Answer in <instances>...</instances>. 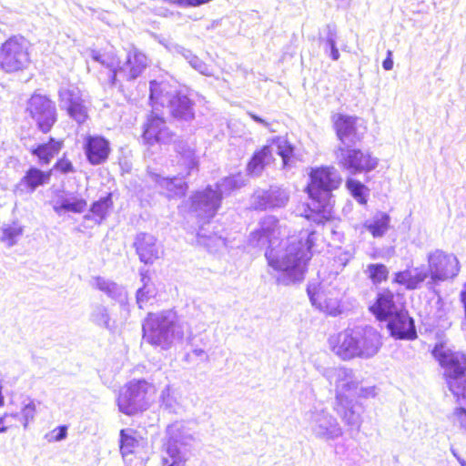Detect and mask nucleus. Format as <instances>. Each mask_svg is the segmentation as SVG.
<instances>
[{
  "instance_id": "f257e3e1",
  "label": "nucleus",
  "mask_w": 466,
  "mask_h": 466,
  "mask_svg": "<svg viewBox=\"0 0 466 466\" xmlns=\"http://www.w3.org/2000/svg\"><path fill=\"white\" fill-rule=\"evenodd\" d=\"M280 226L274 216H266L258 228L250 233L248 242L253 247L266 248L268 265L281 272L278 281L284 285L299 282L304 279L307 262L311 258V248L316 239L314 231L300 232L283 243Z\"/></svg>"
},
{
  "instance_id": "f03ea898",
  "label": "nucleus",
  "mask_w": 466,
  "mask_h": 466,
  "mask_svg": "<svg viewBox=\"0 0 466 466\" xmlns=\"http://www.w3.org/2000/svg\"><path fill=\"white\" fill-rule=\"evenodd\" d=\"M428 268L423 266L394 273L393 283L404 286L408 290L418 289L429 278L428 288L441 282L453 280L461 270L458 258L441 249L428 254Z\"/></svg>"
},
{
  "instance_id": "7ed1b4c3",
  "label": "nucleus",
  "mask_w": 466,
  "mask_h": 466,
  "mask_svg": "<svg viewBox=\"0 0 466 466\" xmlns=\"http://www.w3.org/2000/svg\"><path fill=\"white\" fill-rule=\"evenodd\" d=\"M341 184V177L333 167H319L310 172L308 192L310 202L306 218L317 224H324L333 215L332 191Z\"/></svg>"
},
{
  "instance_id": "20e7f679",
  "label": "nucleus",
  "mask_w": 466,
  "mask_h": 466,
  "mask_svg": "<svg viewBox=\"0 0 466 466\" xmlns=\"http://www.w3.org/2000/svg\"><path fill=\"white\" fill-rule=\"evenodd\" d=\"M330 342L333 352L343 360L372 358L382 345L380 334L371 326L347 329L339 332Z\"/></svg>"
},
{
  "instance_id": "39448f33",
  "label": "nucleus",
  "mask_w": 466,
  "mask_h": 466,
  "mask_svg": "<svg viewBox=\"0 0 466 466\" xmlns=\"http://www.w3.org/2000/svg\"><path fill=\"white\" fill-rule=\"evenodd\" d=\"M143 339L149 344L168 350L182 340L188 329L187 323L171 309L149 313L143 323Z\"/></svg>"
},
{
  "instance_id": "423d86ee",
  "label": "nucleus",
  "mask_w": 466,
  "mask_h": 466,
  "mask_svg": "<svg viewBox=\"0 0 466 466\" xmlns=\"http://www.w3.org/2000/svg\"><path fill=\"white\" fill-rule=\"evenodd\" d=\"M168 85L150 82V100L153 106L160 105L166 106L171 116L177 120L189 122L195 117L194 103L188 96L181 91L171 94L167 90Z\"/></svg>"
},
{
  "instance_id": "0eeeda50",
  "label": "nucleus",
  "mask_w": 466,
  "mask_h": 466,
  "mask_svg": "<svg viewBox=\"0 0 466 466\" xmlns=\"http://www.w3.org/2000/svg\"><path fill=\"white\" fill-rule=\"evenodd\" d=\"M154 386L145 380H133L127 383L117 397V406L121 412L134 415L148 408Z\"/></svg>"
},
{
  "instance_id": "6e6552de",
  "label": "nucleus",
  "mask_w": 466,
  "mask_h": 466,
  "mask_svg": "<svg viewBox=\"0 0 466 466\" xmlns=\"http://www.w3.org/2000/svg\"><path fill=\"white\" fill-rule=\"evenodd\" d=\"M432 355L444 369V375L448 380L450 390L456 395L461 393L460 387L453 389V382L461 380L466 371V356L461 352L453 351L443 343L436 344Z\"/></svg>"
},
{
  "instance_id": "1a4fd4ad",
  "label": "nucleus",
  "mask_w": 466,
  "mask_h": 466,
  "mask_svg": "<svg viewBox=\"0 0 466 466\" xmlns=\"http://www.w3.org/2000/svg\"><path fill=\"white\" fill-rule=\"evenodd\" d=\"M305 417L311 434L317 440L329 442L343 435V429L337 418L326 409L314 407L305 414Z\"/></svg>"
},
{
  "instance_id": "9d476101",
  "label": "nucleus",
  "mask_w": 466,
  "mask_h": 466,
  "mask_svg": "<svg viewBox=\"0 0 466 466\" xmlns=\"http://www.w3.org/2000/svg\"><path fill=\"white\" fill-rule=\"evenodd\" d=\"M28 49L29 43L25 37L8 38L0 47V67L7 73L26 68L30 63Z\"/></svg>"
},
{
  "instance_id": "9b49d317",
  "label": "nucleus",
  "mask_w": 466,
  "mask_h": 466,
  "mask_svg": "<svg viewBox=\"0 0 466 466\" xmlns=\"http://www.w3.org/2000/svg\"><path fill=\"white\" fill-rule=\"evenodd\" d=\"M292 152L293 147L287 139L277 137L272 140L270 145L264 146L261 150L254 154L248 165V171L252 176H259L265 166L268 165L273 159V154L280 156L283 165L286 166Z\"/></svg>"
},
{
  "instance_id": "f8f14e48",
  "label": "nucleus",
  "mask_w": 466,
  "mask_h": 466,
  "mask_svg": "<svg viewBox=\"0 0 466 466\" xmlns=\"http://www.w3.org/2000/svg\"><path fill=\"white\" fill-rule=\"evenodd\" d=\"M338 164L350 175L367 173L376 168L378 160L369 152L351 147H339L336 150Z\"/></svg>"
},
{
  "instance_id": "ddd939ff",
  "label": "nucleus",
  "mask_w": 466,
  "mask_h": 466,
  "mask_svg": "<svg viewBox=\"0 0 466 466\" xmlns=\"http://www.w3.org/2000/svg\"><path fill=\"white\" fill-rule=\"evenodd\" d=\"M26 111L43 133L49 132L56 121V106L45 96L33 95L27 102Z\"/></svg>"
},
{
  "instance_id": "4468645a",
  "label": "nucleus",
  "mask_w": 466,
  "mask_h": 466,
  "mask_svg": "<svg viewBox=\"0 0 466 466\" xmlns=\"http://www.w3.org/2000/svg\"><path fill=\"white\" fill-rule=\"evenodd\" d=\"M325 376L330 383L334 382L337 403L349 399L347 394L357 392L362 380L352 370L345 367L332 368L326 371Z\"/></svg>"
},
{
  "instance_id": "2eb2a0df",
  "label": "nucleus",
  "mask_w": 466,
  "mask_h": 466,
  "mask_svg": "<svg viewBox=\"0 0 466 466\" xmlns=\"http://www.w3.org/2000/svg\"><path fill=\"white\" fill-rule=\"evenodd\" d=\"M147 56L137 48H132L127 54L124 62H120L118 73L112 75L113 85L121 86L122 81H133L139 77L148 66Z\"/></svg>"
},
{
  "instance_id": "dca6fc26",
  "label": "nucleus",
  "mask_w": 466,
  "mask_h": 466,
  "mask_svg": "<svg viewBox=\"0 0 466 466\" xmlns=\"http://www.w3.org/2000/svg\"><path fill=\"white\" fill-rule=\"evenodd\" d=\"M336 134L344 147H352L360 142L366 132L362 121L356 117L339 114L334 121Z\"/></svg>"
},
{
  "instance_id": "f3484780",
  "label": "nucleus",
  "mask_w": 466,
  "mask_h": 466,
  "mask_svg": "<svg viewBox=\"0 0 466 466\" xmlns=\"http://www.w3.org/2000/svg\"><path fill=\"white\" fill-rule=\"evenodd\" d=\"M289 200L287 189L279 186H270L269 188H258L251 197V206L257 210L281 208L286 207Z\"/></svg>"
},
{
  "instance_id": "a211bd4d",
  "label": "nucleus",
  "mask_w": 466,
  "mask_h": 466,
  "mask_svg": "<svg viewBox=\"0 0 466 466\" xmlns=\"http://www.w3.org/2000/svg\"><path fill=\"white\" fill-rule=\"evenodd\" d=\"M221 196L210 186L202 191H198L191 198L190 210L198 218L209 220L220 207Z\"/></svg>"
},
{
  "instance_id": "6ab92c4d",
  "label": "nucleus",
  "mask_w": 466,
  "mask_h": 466,
  "mask_svg": "<svg viewBox=\"0 0 466 466\" xmlns=\"http://www.w3.org/2000/svg\"><path fill=\"white\" fill-rule=\"evenodd\" d=\"M174 134L167 127L163 117L151 114L144 125L143 140L147 145L156 143L167 144L172 141Z\"/></svg>"
},
{
  "instance_id": "aec40b11",
  "label": "nucleus",
  "mask_w": 466,
  "mask_h": 466,
  "mask_svg": "<svg viewBox=\"0 0 466 466\" xmlns=\"http://www.w3.org/2000/svg\"><path fill=\"white\" fill-rule=\"evenodd\" d=\"M387 319L392 337L400 339H413L417 337L414 320L407 311L400 309Z\"/></svg>"
},
{
  "instance_id": "412c9836",
  "label": "nucleus",
  "mask_w": 466,
  "mask_h": 466,
  "mask_svg": "<svg viewBox=\"0 0 466 466\" xmlns=\"http://www.w3.org/2000/svg\"><path fill=\"white\" fill-rule=\"evenodd\" d=\"M134 247L140 261L145 264L154 263L163 253L157 238L147 233L137 234L135 238Z\"/></svg>"
},
{
  "instance_id": "4be33fe9",
  "label": "nucleus",
  "mask_w": 466,
  "mask_h": 466,
  "mask_svg": "<svg viewBox=\"0 0 466 466\" xmlns=\"http://www.w3.org/2000/svg\"><path fill=\"white\" fill-rule=\"evenodd\" d=\"M86 200L79 194L73 192L58 193L53 200V209L57 215L66 212L80 214L86 209Z\"/></svg>"
},
{
  "instance_id": "5701e85b",
  "label": "nucleus",
  "mask_w": 466,
  "mask_h": 466,
  "mask_svg": "<svg viewBox=\"0 0 466 466\" xmlns=\"http://www.w3.org/2000/svg\"><path fill=\"white\" fill-rule=\"evenodd\" d=\"M167 434L168 437L167 452L169 457H177V455H180V451L177 447L178 444L181 446H187L194 440L189 431L178 421L172 423L167 427Z\"/></svg>"
},
{
  "instance_id": "b1692460",
  "label": "nucleus",
  "mask_w": 466,
  "mask_h": 466,
  "mask_svg": "<svg viewBox=\"0 0 466 466\" xmlns=\"http://www.w3.org/2000/svg\"><path fill=\"white\" fill-rule=\"evenodd\" d=\"M333 409L347 426L360 431L364 410L361 404L345 399L342 403H337L335 400Z\"/></svg>"
},
{
  "instance_id": "393cba45",
  "label": "nucleus",
  "mask_w": 466,
  "mask_h": 466,
  "mask_svg": "<svg viewBox=\"0 0 466 466\" xmlns=\"http://www.w3.org/2000/svg\"><path fill=\"white\" fill-rule=\"evenodd\" d=\"M50 173L36 167H30L15 187V193L19 196L33 193L38 187L48 183Z\"/></svg>"
},
{
  "instance_id": "a878e982",
  "label": "nucleus",
  "mask_w": 466,
  "mask_h": 466,
  "mask_svg": "<svg viewBox=\"0 0 466 466\" xmlns=\"http://www.w3.org/2000/svg\"><path fill=\"white\" fill-rule=\"evenodd\" d=\"M85 151L92 165H100L108 157L109 142L99 136H88L85 140Z\"/></svg>"
},
{
  "instance_id": "bb28decb",
  "label": "nucleus",
  "mask_w": 466,
  "mask_h": 466,
  "mask_svg": "<svg viewBox=\"0 0 466 466\" xmlns=\"http://www.w3.org/2000/svg\"><path fill=\"white\" fill-rule=\"evenodd\" d=\"M370 310L380 319H387L400 309L394 301V294L389 289H383L377 295L376 302L370 307Z\"/></svg>"
},
{
  "instance_id": "cd10ccee",
  "label": "nucleus",
  "mask_w": 466,
  "mask_h": 466,
  "mask_svg": "<svg viewBox=\"0 0 466 466\" xmlns=\"http://www.w3.org/2000/svg\"><path fill=\"white\" fill-rule=\"evenodd\" d=\"M90 285L116 301L123 303L127 300L125 288L108 279L100 276L93 277Z\"/></svg>"
},
{
  "instance_id": "c85d7f7f",
  "label": "nucleus",
  "mask_w": 466,
  "mask_h": 466,
  "mask_svg": "<svg viewBox=\"0 0 466 466\" xmlns=\"http://www.w3.org/2000/svg\"><path fill=\"white\" fill-rule=\"evenodd\" d=\"M153 177L161 193L168 198H181L187 192V185L181 177L169 178L159 175H155Z\"/></svg>"
},
{
  "instance_id": "c756f323",
  "label": "nucleus",
  "mask_w": 466,
  "mask_h": 466,
  "mask_svg": "<svg viewBox=\"0 0 466 466\" xmlns=\"http://www.w3.org/2000/svg\"><path fill=\"white\" fill-rule=\"evenodd\" d=\"M307 291L312 305L319 310L331 316H337L340 313L338 298H328L324 292H313L311 288H308Z\"/></svg>"
},
{
  "instance_id": "7c9ffc66",
  "label": "nucleus",
  "mask_w": 466,
  "mask_h": 466,
  "mask_svg": "<svg viewBox=\"0 0 466 466\" xmlns=\"http://www.w3.org/2000/svg\"><path fill=\"white\" fill-rule=\"evenodd\" d=\"M88 319L92 324L101 329L111 330L115 327V321L111 318L109 309L100 303L91 305Z\"/></svg>"
},
{
  "instance_id": "2f4dec72",
  "label": "nucleus",
  "mask_w": 466,
  "mask_h": 466,
  "mask_svg": "<svg viewBox=\"0 0 466 466\" xmlns=\"http://www.w3.org/2000/svg\"><path fill=\"white\" fill-rule=\"evenodd\" d=\"M337 38L336 26L333 25H327L323 34L319 35V46L323 47L325 54L334 61H337L340 56L336 46Z\"/></svg>"
},
{
  "instance_id": "473e14b6",
  "label": "nucleus",
  "mask_w": 466,
  "mask_h": 466,
  "mask_svg": "<svg viewBox=\"0 0 466 466\" xmlns=\"http://www.w3.org/2000/svg\"><path fill=\"white\" fill-rule=\"evenodd\" d=\"M89 56L94 62H96L105 68L108 69V82L111 86H116L117 85H113L112 80V75L115 72L118 73L120 65V61L116 56L111 52L100 53L96 50H91Z\"/></svg>"
},
{
  "instance_id": "72a5a7b5",
  "label": "nucleus",
  "mask_w": 466,
  "mask_h": 466,
  "mask_svg": "<svg viewBox=\"0 0 466 466\" xmlns=\"http://www.w3.org/2000/svg\"><path fill=\"white\" fill-rule=\"evenodd\" d=\"M61 149V143L51 138L48 143L40 144L31 149V153L38 157L41 165H47L51 159L58 154Z\"/></svg>"
},
{
  "instance_id": "f704fd0d",
  "label": "nucleus",
  "mask_w": 466,
  "mask_h": 466,
  "mask_svg": "<svg viewBox=\"0 0 466 466\" xmlns=\"http://www.w3.org/2000/svg\"><path fill=\"white\" fill-rule=\"evenodd\" d=\"M111 194L101 198L97 201L94 202L90 208L92 216L89 214L85 215V219H90L93 218L96 223L100 224L107 216L109 208L112 207Z\"/></svg>"
},
{
  "instance_id": "c9c22d12",
  "label": "nucleus",
  "mask_w": 466,
  "mask_h": 466,
  "mask_svg": "<svg viewBox=\"0 0 466 466\" xmlns=\"http://www.w3.org/2000/svg\"><path fill=\"white\" fill-rule=\"evenodd\" d=\"M390 221L389 215L378 213L371 220L367 221L364 226L374 238H380L387 232Z\"/></svg>"
},
{
  "instance_id": "e433bc0d",
  "label": "nucleus",
  "mask_w": 466,
  "mask_h": 466,
  "mask_svg": "<svg viewBox=\"0 0 466 466\" xmlns=\"http://www.w3.org/2000/svg\"><path fill=\"white\" fill-rule=\"evenodd\" d=\"M85 98L81 90L75 86L61 87L59 90V101L61 109H67L74 104Z\"/></svg>"
},
{
  "instance_id": "4c0bfd02",
  "label": "nucleus",
  "mask_w": 466,
  "mask_h": 466,
  "mask_svg": "<svg viewBox=\"0 0 466 466\" xmlns=\"http://www.w3.org/2000/svg\"><path fill=\"white\" fill-rule=\"evenodd\" d=\"M160 406L170 413H177L181 409V405L176 390L169 386L165 387L160 394Z\"/></svg>"
},
{
  "instance_id": "58836bf2",
  "label": "nucleus",
  "mask_w": 466,
  "mask_h": 466,
  "mask_svg": "<svg viewBox=\"0 0 466 466\" xmlns=\"http://www.w3.org/2000/svg\"><path fill=\"white\" fill-rule=\"evenodd\" d=\"M174 52L181 55L194 69H196L202 75H209L208 65L204 63L201 59H199L197 56L193 55L190 50H187L179 46H175Z\"/></svg>"
},
{
  "instance_id": "ea45409f",
  "label": "nucleus",
  "mask_w": 466,
  "mask_h": 466,
  "mask_svg": "<svg viewBox=\"0 0 466 466\" xmlns=\"http://www.w3.org/2000/svg\"><path fill=\"white\" fill-rule=\"evenodd\" d=\"M140 274L143 287L138 289L137 292V303L140 309H143L156 296V290L153 285L148 283L149 278L143 272Z\"/></svg>"
},
{
  "instance_id": "a19ab883",
  "label": "nucleus",
  "mask_w": 466,
  "mask_h": 466,
  "mask_svg": "<svg viewBox=\"0 0 466 466\" xmlns=\"http://www.w3.org/2000/svg\"><path fill=\"white\" fill-rule=\"evenodd\" d=\"M175 148L177 154L180 155L181 158L183 159V165H185L188 169L187 175H189L190 171L194 169L198 164L194 150L186 142L183 141H178L176 144Z\"/></svg>"
},
{
  "instance_id": "79ce46f5",
  "label": "nucleus",
  "mask_w": 466,
  "mask_h": 466,
  "mask_svg": "<svg viewBox=\"0 0 466 466\" xmlns=\"http://www.w3.org/2000/svg\"><path fill=\"white\" fill-rule=\"evenodd\" d=\"M138 445V441L133 436L132 430L123 429L120 431V452L123 458L131 454Z\"/></svg>"
},
{
  "instance_id": "37998d69",
  "label": "nucleus",
  "mask_w": 466,
  "mask_h": 466,
  "mask_svg": "<svg viewBox=\"0 0 466 466\" xmlns=\"http://www.w3.org/2000/svg\"><path fill=\"white\" fill-rule=\"evenodd\" d=\"M71 118L79 124L84 123L88 117V101L83 98L78 103L66 109Z\"/></svg>"
},
{
  "instance_id": "c03bdc74",
  "label": "nucleus",
  "mask_w": 466,
  "mask_h": 466,
  "mask_svg": "<svg viewBox=\"0 0 466 466\" xmlns=\"http://www.w3.org/2000/svg\"><path fill=\"white\" fill-rule=\"evenodd\" d=\"M461 396L466 400V375L463 380V385L461 387ZM452 421L457 425L463 432L466 433V408L458 407L453 410Z\"/></svg>"
},
{
  "instance_id": "a18cd8bd",
  "label": "nucleus",
  "mask_w": 466,
  "mask_h": 466,
  "mask_svg": "<svg viewBox=\"0 0 466 466\" xmlns=\"http://www.w3.org/2000/svg\"><path fill=\"white\" fill-rule=\"evenodd\" d=\"M346 187L359 203L362 205L366 204L367 198L365 192L368 191V189L362 183L353 178H348Z\"/></svg>"
},
{
  "instance_id": "49530a36",
  "label": "nucleus",
  "mask_w": 466,
  "mask_h": 466,
  "mask_svg": "<svg viewBox=\"0 0 466 466\" xmlns=\"http://www.w3.org/2000/svg\"><path fill=\"white\" fill-rule=\"evenodd\" d=\"M366 273L374 284H379L387 279L389 270L383 264H370Z\"/></svg>"
},
{
  "instance_id": "de8ad7c7",
  "label": "nucleus",
  "mask_w": 466,
  "mask_h": 466,
  "mask_svg": "<svg viewBox=\"0 0 466 466\" xmlns=\"http://www.w3.org/2000/svg\"><path fill=\"white\" fill-rule=\"evenodd\" d=\"M23 228L18 224H13L4 228L1 240L5 242L8 247L14 246L17 238L22 235Z\"/></svg>"
},
{
  "instance_id": "09e8293b",
  "label": "nucleus",
  "mask_w": 466,
  "mask_h": 466,
  "mask_svg": "<svg viewBox=\"0 0 466 466\" xmlns=\"http://www.w3.org/2000/svg\"><path fill=\"white\" fill-rule=\"evenodd\" d=\"M198 242L211 248L212 244L216 247L225 246V239L217 234L208 235L207 229L201 227L198 232Z\"/></svg>"
},
{
  "instance_id": "8fccbe9b",
  "label": "nucleus",
  "mask_w": 466,
  "mask_h": 466,
  "mask_svg": "<svg viewBox=\"0 0 466 466\" xmlns=\"http://www.w3.org/2000/svg\"><path fill=\"white\" fill-rule=\"evenodd\" d=\"M237 187V181L234 177H225L221 182L216 185V188L214 189L223 198L224 194H228L230 190Z\"/></svg>"
},
{
  "instance_id": "3c124183",
  "label": "nucleus",
  "mask_w": 466,
  "mask_h": 466,
  "mask_svg": "<svg viewBox=\"0 0 466 466\" xmlns=\"http://www.w3.org/2000/svg\"><path fill=\"white\" fill-rule=\"evenodd\" d=\"M35 405L33 400H30L27 404H25L21 411L23 426L25 429L27 428L28 423L32 421L35 418Z\"/></svg>"
},
{
  "instance_id": "603ef678",
  "label": "nucleus",
  "mask_w": 466,
  "mask_h": 466,
  "mask_svg": "<svg viewBox=\"0 0 466 466\" xmlns=\"http://www.w3.org/2000/svg\"><path fill=\"white\" fill-rule=\"evenodd\" d=\"M18 417V413H5L2 417H0V433H4L9 428H11L14 425L13 420Z\"/></svg>"
},
{
  "instance_id": "864d4df0",
  "label": "nucleus",
  "mask_w": 466,
  "mask_h": 466,
  "mask_svg": "<svg viewBox=\"0 0 466 466\" xmlns=\"http://www.w3.org/2000/svg\"><path fill=\"white\" fill-rule=\"evenodd\" d=\"M377 394L375 386L369 387H359L357 392H354V395L360 398H370L375 397Z\"/></svg>"
},
{
  "instance_id": "5fc2aeb1",
  "label": "nucleus",
  "mask_w": 466,
  "mask_h": 466,
  "mask_svg": "<svg viewBox=\"0 0 466 466\" xmlns=\"http://www.w3.org/2000/svg\"><path fill=\"white\" fill-rule=\"evenodd\" d=\"M55 169L66 174L74 171V167L68 159H60L55 165Z\"/></svg>"
},
{
  "instance_id": "6e6d98bb",
  "label": "nucleus",
  "mask_w": 466,
  "mask_h": 466,
  "mask_svg": "<svg viewBox=\"0 0 466 466\" xmlns=\"http://www.w3.org/2000/svg\"><path fill=\"white\" fill-rule=\"evenodd\" d=\"M57 431L56 435L53 437L54 441H60L65 440L67 435V427L66 426H59L56 430L53 431V433Z\"/></svg>"
},
{
  "instance_id": "4d7b16f0",
  "label": "nucleus",
  "mask_w": 466,
  "mask_h": 466,
  "mask_svg": "<svg viewBox=\"0 0 466 466\" xmlns=\"http://www.w3.org/2000/svg\"><path fill=\"white\" fill-rule=\"evenodd\" d=\"M181 461V455H177V457L163 458V463L166 466H179Z\"/></svg>"
},
{
  "instance_id": "13d9d810",
  "label": "nucleus",
  "mask_w": 466,
  "mask_h": 466,
  "mask_svg": "<svg viewBox=\"0 0 466 466\" xmlns=\"http://www.w3.org/2000/svg\"><path fill=\"white\" fill-rule=\"evenodd\" d=\"M386 59L382 63V66L385 70H391L393 67V60L391 58L392 53L391 51H388Z\"/></svg>"
},
{
  "instance_id": "bf43d9fd",
  "label": "nucleus",
  "mask_w": 466,
  "mask_h": 466,
  "mask_svg": "<svg viewBox=\"0 0 466 466\" xmlns=\"http://www.w3.org/2000/svg\"><path fill=\"white\" fill-rule=\"evenodd\" d=\"M249 116L257 123L258 124H262L263 126L265 127H268V123L267 121H265L264 119H262L261 117H259L258 116L253 114V113H248Z\"/></svg>"
},
{
  "instance_id": "052dcab7",
  "label": "nucleus",
  "mask_w": 466,
  "mask_h": 466,
  "mask_svg": "<svg viewBox=\"0 0 466 466\" xmlns=\"http://www.w3.org/2000/svg\"><path fill=\"white\" fill-rule=\"evenodd\" d=\"M192 353L197 357L205 356V360H208V357L206 355L205 351L202 349H195L192 350Z\"/></svg>"
},
{
  "instance_id": "680f3d73",
  "label": "nucleus",
  "mask_w": 466,
  "mask_h": 466,
  "mask_svg": "<svg viewBox=\"0 0 466 466\" xmlns=\"http://www.w3.org/2000/svg\"><path fill=\"white\" fill-rule=\"evenodd\" d=\"M452 451V454L456 457V459L458 460V461L460 462V464L461 466H466V461L463 460L462 458H461L456 452L455 451Z\"/></svg>"
}]
</instances>
